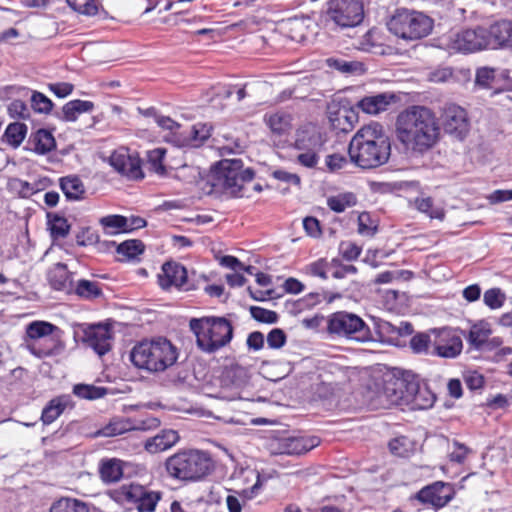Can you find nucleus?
I'll return each instance as SVG.
<instances>
[{
    "label": "nucleus",
    "mask_w": 512,
    "mask_h": 512,
    "mask_svg": "<svg viewBox=\"0 0 512 512\" xmlns=\"http://www.w3.org/2000/svg\"><path fill=\"white\" fill-rule=\"evenodd\" d=\"M416 209L422 213H426L430 218L440 219L444 218V210L441 208L433 207V199L431 197H418L414 200Z\"/></svg>",
    "instance_id": "49530a36"
},
{
    "label": "nucleus",
    "mask_w": 512,
    "mask_h": 512,
    "mask_svg": "<svg viewBox=\"0 0 512 512\" xmlns=\"http://www.w3.org/2000/svg\"><path fill=\"white\" fill-rule=\"evenodd\" d=\"M452 76L453 73L451 68H439L430 73L429 80L434 83H444L450 81Z\"/></svg>",
    "instance_id": "338daca9"
},
{
    "label": "nucleus",
    "mask_w": 512,
    "mask_h": 512,
    "mask_svg": "<svg viewBox=\"0 0 512 512\" xmlns=\"http://www.w3.org/2000/svg\"><path fill=\"white\" fill-rule=\"evenodd\" d=\"M212 178V186L224 190L226 193L235 196H244V186L254 178V171L250 168H243L239 159H224L216 165Z\"/></svg>",
    "instance_id": "423d86ee"
},
{
    "label": "nucleus",
    "mask_w": 512,
    "mask_h": 512,
    "mask_svg": "<svg viewBox=\"0 0 512 512\" xmlns=\"http://www.w3.org/2000/svg\"><path fill=\"white\" fill-rule=\"evenodd\" d=\"M48 88L58 98H65L72 93L74 86L71 83L59 82L49 84Z\"/></svg>",
    "instance_id": "69168bd1"
},
{
    "label": "nucleus",
    "mask_w": 512,
    "mask_h": 512,
    "mask_svg": "<svg viewBox=\"0 0 512 512\" xmlns=\"http://www.w3.org/2000/svg\"><path fill=\"white\" fill-rule=\"evenodd\" d=\"M27 134V126L24 123H10L2 136V141L17 148L21 145Z\"/></svg>",
    "instance_id": "2f4dec72"
},
{
    "label": "nucleus",
    "mask_w": 512,
    "mask_h": 512,
    "mask_svg": "<svg viewBox=\"0 0 512 512\" xmlns=\"http://www.w3.org/2000/svg\"><path fill=\"white\" fill-rule=\"evenodd\" d=\"M165 154L166 149L160 147L147 151L146 157L148 169L159 175H164L165 166L163 165V159Z\"/></svg>",
    "instance_id": "a18cd8bd"
},
{
    "label": "nucleus",
    "mask_w": 512,
    "mask_h": 512,
    "mask_svg": "<svg viewBox=\"0 0 512 512\" xmlns=\"http://www.w3.org/2000/svg\"><path fill=\"white\" fill-rule=\"evenodd\" d=\"M492 49H512V21L503 20L490 26Z\"/></svg>",
    "instance_id": "5701e85b"
},
{
    "label": "nucleus",
    "mask_w": 512,
    "mask_h": 512,
    "mask_svg": "<svg viewBox=\"0 0 512 512\" xmlns=\"http://www.w3.org/2000/svg\"><path fill=\"white\" fill-rule=\"evenodd\" d=\"M50 512H89L87 505L74 498H61L54 502Z\"/></svg>",
    "instance_id": "58836bf2"
},
{
    "label": "nucleus",
    "mask_w": 512,
    "mask_h": 512,
    "mask_svg": "<svg viewBox=\"0 0 512 512\" xmlns=\"http://www.w3.org/2000/svg\"><path fill=\"white\" fill-rule=\"evenodd\" d=\"M403 379H391L387 381L381 393L387 405H400L406 403V383Z\"/></svg>",
    "instance_id": "b1692460"
},
{
    "label": "nucleus",
    "mask_w": 512,
    "mask_h": 512,
    "mask_svg": "<svg viewBox=\"0 0 512 512\" xmlns=\"http://www.w3.org/2000/svg\"><path fill=\"white\" fill-rule=\"evenodd\" d=\"M352 163L362 169H373L386 164L391 155V143L384 127L371 122L361 127L348 147Z\"/></svg>",
    "instance_id": "f03ea898"
},
{
    "label": "nucleus",
    "mask_w": 512,
    "mask_h": 512,
    "mask_svg": "<svg viewBox=\"0 0 512 512\" xmlns=\"http://www.w3.org/2000/svg\"><path fill=\"white\" fill-rule=\"evenodd\" d=\"M454 495L453 487L445 482L436 481L422 488L416 495V498L425 504H431L434 507L445 506Z\"/></svg>",
    "instance_id": "a211bd4d"
},
{
    "label": "nucleus",
    "mask_w": 512,
    "mask_h": 512,
    "mask_svg": "<svg viewBox=\"0 0 512 512\" xmlns=\"http://www.w3.org/2000/svg\"><path fill=\"white\" fill-rule=\"evenodd\" d=\"M31 142L34 145L33 150L41 155H44L56 146L54 136L51 132L45 129L37 130L31 137Z\"/></svg>",
    "instance_id": "7c9ffc66"
},
{
    "label": "nucleus",
    "mask_w": 512,
    "mask_h": 512,
    "mask_svg": "<svg viewBox=\"0 0 512 512\" xmlns=\"http://www.w3.org/2000/svg\"><path fill=\"white\" fill-rule=\"evenodd\" d=\"M356 202V197L351 192L341 193L327 199L328 207L336 213L344 212L347 208L356 205Z\"/></svg>",
    "instance_id": "ea45409f"
},
{
    "label": "nucleus",
    "mask_w": 512,
    "mask_h": 512,
    "mask_svg": "<svg viewBox=\"0 0 512 512\" xmlns=\"http://www.w3.org/2000/svg\"><path fill=\"white\" fill-rule=\"evenodd\" d=\"M483 301L491 309H498L503 305L505 295L499 288H492L484 293Z\"/></svg>",
    "instance_id": "864d4df0"
},
{
    "label": "nucleus",
    "mask_w": 512,
    "mask_h": 512,
    "mask_svg": "<svg viewBox=\"0 0 512 512\" xmlns=\"http://www.w3.org/2000/svg\"><path fill=\"white\" fill-rule=\"evenodd\" d=\"M145 246L137 239L126 240L117 245L116 251L121 256L120 260H133L144 252Z\"/></svg>",
    "instance_id": "e433bc0d"
},
{
    "label": "nucleus",
    "mask_w": 512,
    "mask_h": 512,
    "mask_svg": "<svg viewBox=\"0 0 512 512\" xmlns=\"http://www.w3.org/2000/svg\"><path fill=\"white\" fill-rule=\"evenodd\" d=\"M326 63L328 67L346 75L362 74L364 72L363 64L359 61H347L341 58H328Z\"/></svg>",
    "instance_id": "f704fd0d"
},
{
    "label": "nucleus",
    "mask_w": 512,
    "mask_h": 512,
    "mask_svg": "<svg viewBox=\"0 0 512 512\" xmlns=\"http://www.w3.org/2000/svg\"><path fill=\"white\" fill-rule=\"evenodd\" d=\"M432 20L421 12L400 9L387 23L391 33L405 40H418L432 30Z\"/></svg>",
    "instance_id": "6e6552de"
},
{
    "label": "nucleus",
    "mask_w": 512,
    "mask_h": 512,
    "mask_svg": "<svg viewBox=\"0 0 512 512\" xmlns=\"http://www.w3.org/2000/svg\"><path fill=\"white\" fill-rule=\"evenodd\" d=\"M73 393L79 398L94 400L103 397L106 389L94 385L77 384L73 388Z\"/></svg>",
    "instance_id": "de8ad7c7"
},
{
    "label": "nucleus",
    "mask_w": 512,
    "mask_h": 512,
    "mask_svg": "<svg viewBox=\"0 0 512 512\" xmlns=\"http://www.w3.org/2000/svg\"><path fill=\"white\" fill-rule=\"evenodd\" d=\"M326 331L332 339L365 344L374 341L370 327L357 314L338 311L328 316Z\"/></svg>",
    "instance_id": "39448f33"
},
{
    "label": "nucleus",
    "mask_w": 512,
    "mask_h": 512,
    "mask_svg": "<svg viewBox=\"0 0 512 512\" xmlns=\"http://www.w3.org/2000/svg\"><path fill=\"white\" fill-rule=\"evenodd\" d=\"M55 332H60V329L46 321H33L26 327V335L32 340L36 341L39 339H46L49 336H52L49 341H51V345L48 347H42L38 345L36 342L26 343L27 349L38 358L53 356L59 353L62 349V345L60 344L59 336L54 337Z\"/></svg>",
    "instance_id": "9d476101"
},
{
    "label": "nucleus",
    "mask_w": 512,
    "mask_h": 512,
    "mask_svg": "<svg viewBox=\"0 0 512 512\" xmlns=\"http://www.w3.org/2000/svg\"><path fill=\"white\" fill-rule=\"evenodd\" d=\"M161 288L168 290L171 287L189 290L187 286V270L176 262H166L162 266V273L158 275Z\"/></svg>",
    "instance_id": "aec40b11"
},
{
    "label": "nucleus",
    "mask_w": 512,
    "mask_h": 512,
    "mask_svg": "<svg viewBox=\"0 0 512 512\" xmlns=\"http://www.w3.org/2000/svg\"><path fill=\"white\" fill-rule=\"evenodd\" d=\"M75 293L86 300H94L102 296V290L99 283L86 279L79 280L75 286Z\"/></svg>",
    "instance_id": "4c0bfd02"
},
{
    "label": "nucleus",
    "mask_w": 512,
    "mask_h": 512,
    "mask_svg": "<svg viewBox=\"0 0 512 512\" xmlns=\"http://www.w3.org/2000/svg\"><path fill=\"white\" fill-rule=\"evenodd\" d=\"M100 225L107 235H117L127 233V220L122 215H108L100 218Z\"/></svg>",
    "instance_id": "473e14b6"
},
{
    "label": "nucleus",
    "mask_w": 512,
    "mask_h": 512,
    "mask_svg": "<svg viewBox=\"0 0 512 512\" xmlns=\"http://www.w3.org/2000/svg\"><path fill=\"white\" fill-rule=\"evenodd\" d=\"M490 27L466 29L450 37L449 48L462 53H473L484 49H492Z\"/></svg>",
    "instance_id": "9b49d317"
},
{
    "label": "nucleus",
    "mask_w": 512,
    "mask_h": 512,
    "mask_svg": "<svg viewBox=\"0 0 512 512\" xmlns=\"http://www.w3.org/2000/svg\"><path fill=\"white\" fill-rule=\"evenodd\" d=\"M48 280L55 290L69 291L72 288L71 274L65 264H55L48 272Z\"/></svg>",
    "instance_id": "bb28decb"
},
{
    "label": "nucleus",
    "mask_w": 512,
    "mask_h": 512,
    "mask_svg": "<svg viewBox=\"0 0 512 512\" xmlns=\"http://www.w3.org/2000/svg\"><path fill=\"white\" fill-rule=\"evenodd\" d=\"M389 449L392 454L400 457H405L408 455L409 449V441L405 437H398L392 439L389 442Z\"/></svg>",
    "instance_id": "bf43d9fd"
},
{
    "label": "nucleus",
    "mask_w": 512,
    "mask_h": 512,
    "mask_svg": "<svg viewBox=\"0 0 512 512\" xmlns=\"http://www.w3.org/2000/svg\"><path fill=\"white\" fill-rule=\"evenodd\" d=\"M189 327L196 337L197 347L205 353L218 351L233 338L232 324L224 317L192 318Z\"/></svg>",
    "instance_id": "20e7f679"
},
{
    "label": "nucleus",
    "mask_w": 512,
    "mask_h": 512,
    "mask_svg": "<svg viewBox=\"0 0 512 512\" xmlns=\"http://www.w3.org/2000/svg\"><path fill=\"white\" fill-rule=\"evenodd\" d=\"M111 166L132 180L143 178L139 157L126 147H119L110 156Z\"/></svg>",
    "instance_id": "dca6fc26"
},
{
    "label": "nucleus",
    "mask_w": 512,
    "mask_h": 512,
    "mask_svg": "<svg viewBox=\"0 0 512 512\" xmlns=\"http://www.w3.org/2000/svg\"><path fill=\"white\" fill-rule=\"evenodd\" d=\"M324 144L318 127L307 124L297 130L295 148L298 151H320Z\"/></svg>",
    "instance_id": "4be33fe9"
},
{
    "label": "nucleus",
    "mask_w": 512,
    "mask_h": 512,
    "mask_svg": "<svg viewBox=\"0 0 512 512\" xmlns=\"http://www.w3.org/2000/svg\"><path fill=\"white\" fill-rule=\"evenodd\" d=\"M145 115H153L158 126L169 131V134L165 136V140L168 142H171L170 139L172 138L173 133H180L183 130L179 123L168 116L156 114L154 109L146 110Z\"/></svg>",
    "instance_id": "c03bdc74"
},
{
    "label": "nucleus",
    "mask_w": 512,
    "mask_h": 512,
    "mask_svg": "<svg viewBox=\"0 0 512 512\" xmlns=\"http://www.w3.org/2000/svg\"><path fill=\"white\" fill-rule=\"evenodd\" d=\"M435 400V394L425 383L420 384L416 380L406 383V403L411 404L413 409H429L434 405Z\"/></svg>",
    "instance_id": "6ab92c4d"
},
{
    "label": "nucleus",
    "mask_w": 512,
    "mask_h": 512,
    "mask_svg": "<svg viewBox=\"0 0 512 512\" xmlns=\"http://www.w3.org/2000/svg\"><path fill=\"white\" fill-rule=\"evenodd\" d=\"M211 136V127L198 123L180 133H173L171 143L177 147H199Z\"/></svg>",
    "instance_id": "412c9836"
},
{
    "label": "nucleus",
    "mask_w": 512,
    "mask_h": 512,
    "mask_svg": "<svg viewBox=\"0 0 512 512\" xmlns=\"http://www.w3.org/2000/svg\"><path fill=\"white\" fill-rule=\"evenodd\" d=\"M114 498L119 502H129L136 504L139 512H153L161 493L152 491L140 484L131 483L122 485L114 491Z\"/></svg>",
    "instance_id": "f8f14e48"
},
{
    "label": "nucleus",
    "mask_w": 512,
    "mask_h": 512,
    "mask_svg": "<svg viewBox=\"0 0 512 512\" xmlns=\"http://www.w3.org/2000/svg\"><path fill=\"white\" fill-rule=\"evenodd\" d=\"M286 334L280 328L272 329L267 335V344L272 349H279L286 343Z\"/></svg>",
    "instance_id": "052dcab7"
},
{
    "label": "nucleus",
    "mask_w": 512,
    "mask_h": 512,
    "mask_svg": "<svg viewBox=\"0 0 512 512\" xmlns=\"http://www.w3.org/2000/svg\"><path fill=\"white\" fill-rule=\"evenodd\" d=\"M68 5L75 11L92 16L98 11L95 0H66Z\"/></svg>",
    "instance_id": "3c124183"
},
{
    "label": "nucleus",
    "mask_w": 512,
    "mask_h": 512,
    "mask_svg": "<svg viewBox=\"0 0 512 512\" xmlns=\"http://www.w3.org/2000/svg\"><path fill=\"white\" fill-rule=\"evenodd\" d=\"M376 226L370 224V216L368 213H361L358 217V232L362 235L373 236L376 232Z\"/></svg>",
    "instance_id": "0e129e2a"
},
{
    "label": "nucleus",
    "mask_w": 512,
    "mask_h": 512,
    "mask_svg": "<svg viewBox=\"0 0 512 512\" xmlns=\"http://www.w3.org/2000/svg\"><path fill=\"white\" fill-rule=\"evenodd\" d=\"M166 469L176 479L195 481L209 472L210 459L206 453L198 450L181 451L168 458Z\"/></svg>",
    "instance_id": "0eeeda50"
},
{
    "label": "nucleus",
    "mask_w": 512,
    "mask_h": 512,
    "mask_svg": "<svg viewBox=\"0 0 512 512\" xmlns=\"http://www.w3.org/2000/svg\"><path fill=\"white\" fill-rule=\"evenodd\" d=\"M317 437H281L272 439L269 449L272 454L301 455L319 445Z\"/></svg>",
    "instance_id": "2eb2a0df"
},
{
    "label": "nucleus",
    "mask_w": 512,
    "mask_h": 512,
    "mask_svg": "<svg viewBox=\"0 0 512 512\" xmlns=\"http://www.w3.org/2000/svg\"><path fill=\"white\" fill-rule=\"evenodd\" d=\"M326 5L327 20L341 29L356 27L363 21V0H329Z\"/></svg>",
    "instance_id": "1a4fd4ad"
},
{
    "label": "nucleus",
    "mask_w": 512,
    "mask_h": 512,
    "mask_svg": "<svg viewBox=\"0 0 512 512\" xmlns=\"http://www.w3.org/2000/svg\"><path fill=\"white\" fill-rule=\"evenodd\" d=\"M177 358V348L165 338L142 341L130 352V360L135 367L153 373L165 371Z\"/></svg>",
    "instance_id": "7ed1b4c3"
},
{
    "label": "nucleus",
    "mask_w": 512,
    "mask_h": 512,
    "mask_svg": "<svg viewBox=\"0 0 512 512\" xmlns=\"http://www.w3.org/2000/svg\"><path fill=\"white\" fill-rule=\"evenodd\" d=\"M93 108L94 104L91 101L71 100L62 107V111L57 114V117L62 121L74 122L80 114L90 112Z\"/></svg>",
    "instance_id": "cd10ccee"
},
{
    "label": "nucleus",
    "mask_w": 512,
    "mask_h": 512,
    "mask_svg": "<svg viewBox=\"0 0 512 512\" xmlns=\"http://www.w3.org/2000/svg\"><path fill=\"white\" fill-rule=\"evenodd\" d=\"M410 347L414 353L433 356V339L430 335L419 333L410 340Z\"/></svg>",
    "instance_id": "37998d69"
},
{
    "label": "nucleus",
    "mask_w": 512,
    "mask_h": 512,
    "mask_svg": "<svg viewBox=\"0 0 512 512\" xmlns=\"http://www.w3.org/2000/svg\"><path fill=\"white\" fill-rule=\"evenodd\" d=\"M396 135L408 150L423 154L438 143L440 126L431 109L415 105L397 116Z\"/></svg>",
    "instance_id": "f257e3e1"
},
{
    "label": "nucleus",
    "mask_w": 512,
    "mask_h": 512,
    "mask_svg": "<svg viewBox=\"0 0 512 512\" xmlns=\"http://www.w3.org/2000/svg\"><path fill=\"white\" fill-rule=\"evenodd\" d=\"M82 331V341L91 347L99 356L110 351L112 331L107 325H85Z\"/></svg>",
    "instance_id": "f3484780"
},
{
    "label": "nucleus",
    "mask_w": 512,
    "mask_h": 512,
    "mask_svg": "<svg viewBox=\"0 0 512 512\" xmlns=\"http://www.w3.org/2000/svg\"><path fill=\"white\" fill-rule=\"evenodd\" d=\"M340 252L344 259L353 261L360 256L361 248L352 242H343L340 244Z\"/></svg>",
    "instance_id": "e2e57ef3"
},
{
    "label": "nucleus",
    "mask_w": 512,
    "mask_h": 512,
    "mask_svg": "<svg viewBox=\"0 0 512 512\" xmlns=\"http://www.w3.org/2000/svg\"><path fill=\"white\" fill-rule=\"evenodd\" d=\"M490 334L491 329L489 324L487 322L481 321L471 327L468 341L472 346L479 348L487 341Z\"/></svg>",
    "instance_id": "a19ab883"
},
{
    "label": "nucleus",
    "mask_w": 512,
    "mask_h": 512,
    "mask_svg": "<svg viewBox=\"0 0 512 512\" xmlns=\"http://www.w3.org/2000/svg\"><path fill=\"white\" fill-rule=\"evenodd\" d=\"M227 378L232 380V393L225 397L229 400L244 399L243 387L247 383L244 369L236 368L228 371Z\"/></svg>",
    "instance_id": "72a5a7b5"
},
{
    "label": "nucleus",
    "mask_w": 512,
    "mask_h": 512,
    "mask_svg": "<svg viewBox=\"0 0 512 512\" xmlns=\"http://www.w3.org/2000/svg\"><path fill=\"white\" fill-rule=\"evenodd\" d=\"M393 98L386 93L366 96L357 102L356 107L366 114L376 115L385 111Z\"/></svg>",
    "instance_id": "393cba45"
},
{
    "label": "nucleus",
    "mask_w": 512,
    "mask_h": 512,
    "mask_svg": "<svg viewBox=\"0 0 512 512\" xmlns=\"http://www.w3.org/2000/svg\"><path fill=\"white\" fill-rule=\"evenodd\" d=\"M433 356L453 359L459 356L463 349L462 338L456 330L443 328L433 330Z\"/></svg>",
    "instance_id": "4468645a"
},
{
    "label": "nucleus",
    "mask_w": 512,
    "mask_h": 512,
    "mask_svg": "<svg viewBox=\"0 0 512 512\" xmlns=\"http://www.w3.org/2000/svg\"><path fill=\"white\" fill-rule=\"evenodd\" d=\"M31 106L38 113L48 114L53 108V102L40 92H33L31 96Z\"/></svg>",
    "instance_id": "8fccbe9b"
},
{
    "label": "nucleus",
    "mask_w": 512,
    "mask_h": 512,
    "mask_svg": "<svg viewBox=\"0 0 512 512\" xmlns=\"http://www.w3.org/2000/svg\"><path fill=\"white\" fill-rule=\"evenodd\" d=\"M8 111L12 116H18L23 119L29 116L28 108L26 104L21 100H14L11 102L8 107Z\"/></svg>",
    "instance_id": "774afa93"
},
{
    "label": "nucleus",
    "mask_w": 512,
    "mask_h": 512,
    "mask_svg": "<svg viewBox=\"0 0 512 512\" xmlns=\"http://www.w3.org/2000/svg\"><path fill=\"white\" fill-rule=\"evenodd\" d=\"M50 232L53 238H64L68 235L70 225L68 221L60 216H55L50 220Z\"/></svg>",
    "instance_id": "603ef678"
},
{
    "label": "nucleus",
    "mask_w": 512,
    "mask_h": 512,
    "mask_svg": "<svg viewBox=\"0 0 512 512\" xmlns=\"http://www.w3.org/2000/svg\"><path fill=\"white\" fill-rule=\"evenodd\" d=\"M320 151H299L297 161L304 167L313 168L317 165Z\"/></svg>",
    "instance_id": "680f3d73"
},
{
    "label": "nucleus",
    "mask_w": 512,
    "mask_h": 512,
    "mask_svg": "<svg viewBox=\"0 0 512 512\" xmlns=\"http://www.w3.org/2000/svg\"><path fill=\"white\" fill-rule=\"evenodd\" d=\"M333 126L341 131H348L353 128L354 122L357 120V115L351 109H340L335 113L334 117L330 118Z\"/></svg>",
    "instance_id": "79ce46f5"
},
{
    "label": "nucleus",
    "mask_w": 512,
    "mask_h": 512,
    "mask_svg": "<svg viewBox=\"0 0 512 512\" xmlns=\"http://www.w3.org/2000/svg\"><path fill=\"white\" fill-rule=\"evenodd\" d=\"M179 440L174 430H164L145 442V449L150 453H159L171 448Z\"/></svg>",
    "instance_id": "a878e982"
},
{
    "label": "nucleus",
    "mask_w": 512,
    "mask_h": 512,
    "mask_svg": "<svg viewBox=\"0 0 512 512\" xmlns=\"http://www.w3.org/2000/svg\"><path fill=\"white\" fill-rule=\"evenodd\" d=\"M330 268V263L326 259H319L306 267V273L320 277L324 280L328 278L327 271Z\"/></svg>",
    "instance_id": "6e6d98bb"
},
{
    "label": "nucleus",
    "mask_w": 512,
    "mask_h": 512,
    "mask_svg": "<svg viewBox=\"0 0 512 512\" xmlns=\"http://www.w3.org/2000/svg\"><path fill=\"white\" fill-rule=\"evenodd\" d=\"M441 120L445 132L456 139L463 140L470 130L467 112L457 104H445L442 108Z\"/></svg>",
    "instance_id": "ddd939ff"
},
{
    "label": "nucleus",
    "mask_w": 512,
    "mask_h": 512,
    "mask_svg": "<svg viewBox=\"0 0 512 512\" xmlns=\"http://www.w3.org/2000/svg\"><path fill=\"white\" fill-rule=\"evenodd\" d=\"M60 187L68 200H80L85 193V187L77 176H66L60 179Z\"/></svg>",
    "instance_id": "c756f323"
},
{
    "label": "nucleus",
    "mask_w": 512,
    "mask_h": 512,
    "mask_svg": "<svg viewBox=\"0 0 512 512\" xmlns=\"http://www.w3.org/2000/svg\"><path fill=\"white\" fill-rule=\"evenodd\" d=\"M122 475V461L118 459L104 461L100 467V476L104 482L111 483L119 481Z\"/></svg>",
    "instance_id": "c9c22d12"
},
{
    "label": "nucleus",
    "mask_w": 512,
    "mask_h": 512,
    "mask_svg": "<svg viewBox=\"0 0 512 512\" xmlns=\"http://www.w3.org/2000/svg\"><path fill=\"white\" fill-rule=\"evenodd\" d=\"M495 79V70L488 67H481L476 71L475 84L488 88Z\"/></svg>",
    "instance_id": "4d7b16f0"
},
{
    "label": "nucleus",
    "mask_w": 512,
    "mask_h": 512,
    "mask_svg": "<svg viewBox=\"0 0 512 512\" xmlns=\"http://www.w3.org/2000/svg\"><path fill=\"white\" fill-rule=\"evenodd\" d=\"M130 430V426L127 423L121 421L111 422L99 431V434L104 437H113Z\"/></svg>",
    "instance_id": "13d9d810"
},
{
    "label": "nucleus",
    "mask_w": 512,
    "mask_h": 512,
    "mask_svg": "<svg viewBox=\"0 0 512 512\" xmlns=\"http://www.w3.org/2000/svg\"><path fill=\"white\" fill-rule=\"evenodd\" d=\"M68 405V396H58L53 398L44 407L41 415V420L46 425L51 424L64 412Z\"/></svg>",
    "instance_id": "c85d7f7f"
},
{
    "label": "nucleus",
    "mask_w": 512,
    "mask_h": 512,
    "mask_svg": "<svg viewBox=\"0 0 512 512\" xmlns=\"http://www.w3.org/2000/svg\"><path fill=\"white\" fill-rule=\"evenodd\" d=\"M267 125L272 132L283 134L290 126L289 116L283 113H274L265 118Z\"/></svg>",
    "instance_id": "09e8293b"
},
{
    "label": "nucleus",
    "mask_w": 512,
    "mask_h": 512,
    "mask_svg": "<svg viewBox=\"0 0 512 512\" xmlns=\"http://www.w3.org/2000/svg\"><path fill=\"white\" fill-rule=\"evenodd\" d=\"M251 316L258 322L273 324L277 322V313L272 310H267L262 307H250Z\"/></svg>",
    "instance_id": "5fc2aeb1"
}]
</instances>
